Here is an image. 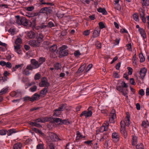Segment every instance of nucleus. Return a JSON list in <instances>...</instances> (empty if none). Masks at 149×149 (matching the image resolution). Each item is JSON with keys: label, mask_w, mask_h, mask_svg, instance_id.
Listing matches in <instances>:
<instances>
[{"label": "nucleus", "mask_w": 149, "mask_h": 149, "mask_svg": "<svg viewBox=\"0 0 149 149\" xmlns=\"http://www.w3.org/2000/svg\"><path fill=\"white\" fill-rule=\"evenodd\" d=\"M109 123L108 121H105L100 129V131L102 132L107 130L109 127Z\"/></svg>", "instance_id": "8"}, {"label": "nucleus", "mask_w": 149, "mask_h": 149, "mask_svg": "<svg viewBox=\"0 0 149 149\" xmlns=\"http://www.w3.org/2000/svg\"><path fill=\"white\" fill-rule=\"evenodd\" d=\"M39 86L40 87H48L50 86V84L48 82L47 79L45 77H43L39 83Z\"/></svg>", "instance_id": "5"}, {"label": "nucleus", "mask_w": 149, "mask_h": 149, "mask_svg": "<svg viewBox=\"0 0 149 149\" xmlns=\"http://www.w3.org/2000/svg\"><path fill=\"white\" fill-rule=\"evenodd\" d=\"M130 83L133 85H135L136 84V83L135 82L134 79L133 78H131L130 79Z\"/></svg>", "instance_id": "62"}, {"label": "nucleus", "mask_w": 149, "mask_h": 149, "mask_svg": "<svg viewBox=\"0 0 149 149\" xmlns=\"http://www.w3.org/2000/svg\"><path fill=\"white\" fill-rule=\"evenodd\" d=\"M133 63L134 65H137V61L136 60V55L135 54L132 58Z\"/></svg>", "instance_id": "40"}, {"label": "nucleus", "mask_w": 149, "mask_h": 149, "mask_svg": "<svg viewBox=\"0 0 149 149\" xmlns=\"http://www.w3.org/2000/svg\"><path fill=\"white\" fill-rule=\"evenodd\" d=\"M54 113L53 116H58L61 114V112L58 109L54 110Z\"/></svg>", "instance_id": "27"}, {"label": "nucleus", "mask_w": 149, "mask_h": 149, "mask_svg": "<svg viewBox=\"0 0 149 149\" xmlns=\"http://www.w3.org/2000/svg\"><path fill=\"white\" fill-rule=\"evenodd\" d=\"M31 63L34 69L38 68L40 66V64L35 59H32L31 61Z\"/></svg>", "instance_id": "12"}, {"label": "nucleus", "mask_w": 149, "mask_h": 149, "mask_svg": "<svg viewBox=\"0 0 149 149\" xmlns=\"http://www.w3.org/2000/svg\"><path fill=\"white\" fill-rule=\"evenodd\" d=\"M24 66V64L23 63L21 64H20L16 65L15 66V68H17V69L19 68L20 69H21Z\"/></svg>", "instance_id": "56"}, {"label": "nucleus", "mask_w": 149, "mask_h": 149, "mask_svg": "<svg viewBox=\"0 0 149 149\" xmlns=\"http://www.w3.org/2000/svg\"><path fill=\"white\" fill-rule=\"evenodd\" d=\"M116 118L115 111L112 109L109 116V121L111 123H114Z\"/></svg>", "instance_id": "3"}, {"label": "nucleus", "mask_w": 149, "mask_h": 149, "mask_svg": "<svg viewBox=\"0 0 149 149\" xmlns=\"http://www.w3.org/2000/svg\"><path fill=\"white\" fill-rule=\"evenodd\" d=\"M29 44L30 45L33 47H38L40 45L39 42H38L37 40H31L29 41Z\"/></svg>", "instance_id": "14"}, {"label": "nucleus", "mask_w": 149, "mask_h": 149, "mask_svg": "<svg viewBox=\"0 0 149 149\" xmlns=\"http://www.w3.org/2000/svg\"><path fill=\"white\" fill-rule=\"evenodd\" d=\"M54 122L58 124H61L62 121V120L58 118H55L53 119Z\"/></svg>", "instance_id": "41"}, {"label": "nucleus", "mask_w": 149, "mask_h": 149, "mask_svg": "<svg viewBox=\"0 0 149 149\" xmlns=\"http://www.w3.org/2000/svg\"><path fill=\"white\" fill-rule=\"evenodd\" d=\"M95 45L97 49H100L101 48V44L98 40H96V41Z\"/></svg>", "instance_id": "43"}, {"label": "nucleus", "mask_w": 149, "mask_h": 149, "mask_svg": "<svg viewBox=\"0 0 149 149\" xmlns=\"http://www.w3.org/2000/svg\"><path fill=\"white\" fill-rule=\"evenodd\" d=\"M40 74L38 73H37L35 75L34 79L35 80H38L40 78Z\"/></svg>", "instance_id": "49"}, {"label": "nucleus", "mask_w": 149, "mask_h": 149, "mask_svg": "<svg viewBox=\"0 0 149 149\" xmlns=\"http://www.w3.org/2000/svg\"><path fill=\"white\" fill-rule=\"evenodd\" d=\"M149 125V122L147 120L144 121L142 124V126L145 127H146Z\"/></svg>", "instance_id": "35"}, {"label": "nucleus", "mask_w": 149, "mask_h": 149, "mask_svg": "<svg viewBox=\"0 0 149 149\" xmlns=\"http://www.w3.org/2000/svg\"><path fill=\"white\" fill-rule=\"evenodd\" d=\"M112 139L113 141L115 143L119 141L120 139V134L119 133L114 132L112 134Z\"/></svg>", "instance_id": "6"}, {"label": "nucleus", "mask_w": 149, "mask_h": 149, "mask_svg": "<svg viewBox=\"0 0 149 149\" xmlns=\"http://www.w3.org/2000/svg\"><path fill=\"white\" fill-rule=\"evenodd\" d=\"M22 146V144L20 143H17L15 144L13 146V149H21Z\"/></svg>", "instance_id": "21"}, {"label": "nucleus", "mask_w": 149, "mask_h": 149, "mask_svg": "<svg viewBox=\"0 0 149 149\" xmlns=\"http://www.w3.org/2000/svg\"><path fill=\"white\" fill-rule=\"evenodd\" d=\"M26 68L28 70H32L33 69H34L33 66L31 65H27L26 66Z\"/></svg>", "instance_id": "64"}, {"label": "nucleus", "mask_w": 149, "mask_h": 149, "mask_svg": "<svg viewBox=\"0 0 149 149\" xmlns=\"http://www.w3.org/2000/svg\"><path fill=\"white\" fill-rule=\"evenodd\" d=\"M139 11L140 17L143 22L145 23L146 20L145 17L144 11L142 8H139Z\"/></svg>", "instance_id": "11"}, {"label": "nucleus", "mask_w": 149, "mask_h": 149, "mask_svg": "<svg viewBox=\"0 0 149 149\" xmlns=\"http://www.w3.org/2000/svg\"><path fill=\"white\" fill-rule=\"evenodd\" d=\"M141 3L143 8L149 6V0H141Z\"/></svg>", "instance_id": "19"}, {"label": "nucleus", "mask_w": 149, "mask_h": 149, "mask_svg": "<svg viewBox=\"0 0 149 149\" xmlns=\"http://www.w3.org/2000/svg\"><path fill=\"white\" fill-rule=\"evenodd\" d=\"M139 94L141 96H143L145 94V92L143 89H141L139 91Z\"/></svg>", "instance_id": "61"}, {"label": "nucleus", "mask_w": 149, "mask_h": 149, "mask_svg": "<svg viewBox=\"0 0 149 149\" xmlns=\"http://www.w3.org/2000/svg\"><path fill=\"white\" fill-rule=\"evenodd\" d=\"M16 17L18 18V21H17V23L19 24H22L24 26H26L28 25L27 20L25 18L23 17L20 19L19 16H17Z\"/></svg>", "instance_id": "7"}, {"label": "nucleus", "mask_w": 149, "mask_h": 149, "mask_svg": "<svg viewBox=\"0 0 149 149\" xmlns=\"http://www.w3.org/2000/svg\"><path fill=\"white\" fill-rule=\"evenodd\" d=\"M45 61V58L43 57H40L39 59V63L40 64V65L42 64Z\"/></svg>", "instance_id": "38"}, {"label": "nucleus", "mask_w": 149, "mask_h": 149, "mask_svg": "<svg viewBox=\"0 0 149 149\" xmlns=\"http://www.w3.org/2000/svg\"><path fill=\"white\" fill-rule=\"evenodd\" d=\"M121 86L123 87V88H127V87L128 86L127 84L124 81H122L121 83Z\"/></svg>", "instance_id": "55"}, {"label": "nucleus", "mask_w": 149, "mask_h": 149, "mask_svg": "<svg viewBox=\"0 0 149 149\" xmlns=\"http://www.w3.org/2000/svg\"><path fill=\"white\" fill-rule=\"evenodd\" d=\"M47 27V26L45 25H40L36 27V28L37 29H45L46 27Z\"/></svg>", "instance_id": "45"}, {"label": "nucleus", "mask_w": 149, "mask_h": 149, "mask_svg": "<svg viewBox=\"0 0 149 149\" xmlns=\"http://www.w3.org/2000/svg\"><path fill=\"white\" fill-rule=\"evenodd\" d=\"M8 90L6 88H4L2 89L0 91V95H3L7 93Z\"/></svg>", "instance_id": "33"}, {"label": "nucleus", "mask_w": 149, "mask_h": 149, "mask_svg": "<svg viewBox=\"0 0 149 149\" xmlns=\"http://www.w3.org/2000/svg\"><path fill=\"white\" fill-rule=\"evenodd\" d=\"M139 31L141 36L143 38L144 41H146V40H145V39L146 38V35L144 30L142 28L141 29H140V30Z\"/></svg>", "instance_id": "16"}, {"label": "nucleus", "mask_w": 149, "mask_h": 149, "mask_svg": "<svg viewBox=\"0 0 149 149\" xmlns=\"http://www.w3.org/2000/svg\"><path fill=\"white\" fill-rule=\"evenodd\" d=\"M17 131L16 129H10L8 130L7 132L8 136H9L11 135L13 133L17 132Z\"/></svg>", "instance_id": "26"}, {"label": "nucleus", "mask_w": 149, "mask_h": 149, "mask_svg": "<svg viewBox=\"0 0 149 149\" xmlns=\"http://www.w3.org/2000/svg\"><path fill=\"white\" fill-rule=\"evenodd\" d=\"M48 10V8L47 7H45L42 8L40 11V13H46Z\"/></svg>", "instance_id": "44"}, {"label": "nucleus", "mask_w": 149, "mask_h": 149, "mask_svg": "<svg viewBox=\"0 0 149 149\" xmlns=\"http://www.w3.org/2000/svg\"><path fill=\"white\" fill-rule=\"evenodd\" d=\"M120 132L123 135V136L125 138H126L127 136V132L126 130L125 127L120 126Z\"/></svg>", "instance_id": "15"}, {"label": "nucleus", "mask_w": 149, "mask_h": 149, "mask_svg": "<svg viewBox=\"0 0 149 149\" xmlns=\"http://www.w3.org/2000/svg\"><path fill=\"white\" fill-rule=\"evenodd\" d=\"M86 64L85 63L84 64L82 65L78 69V71L79 73L81 72L84 70L86 67Z\"/></svg>", "instance_id": "34"}, {"label": "nucleus", "mask_w": 149, "mask_h": 149, "mask_svg": "<svg viewBox=\"0 0 149 149\" xmlns=\"http://www.w3.org/2000/svg\"><path fill=\"white\" fill-rule=\"evenodd\" d=\"M111 141L109 139L107 140L105 142L104 144V146L105 147L107 148H108V147H110V146L109 145V143H110Z\"/></svg>", "instance_id": "39"}, {"label": "nucleus", "mask_w": 149, "mask_h": 149, "mask_svg": "<svg viewBox=\"0 0 149 149\" xmlns=\"http://www.w3.org/2000/svg\"><path fill=\"white\" fill-rule=\"evenodd\" d=\"M134 19L136 21H137L139 19V15L137 13H135L133 15Z\"/></svg>", "instance_id": "47"}, {"label": "nucleus", "mask_w": 149, "mask_h": 149, "mask_svg": "<svg viewBox=\"0 0 149 149\" xmlns=\"http://www.w3.org/2000/svg\"><path fill=\"white\" fill-rule=\"evenodd\" d=\"M90 33V30H88L85 31L84 32V34L86 36L88 35Z\"/></svg>", "instance_id": "58"}, {"label": "nucleus", "mask_w": 149, "mask_h": 149, "mask_svg": "<svg viewBox=\"0 0 149 149\" xmlns=\"http://www.w3.org/2000/svg\"><path fill=\"white\" fill-rule=\"evenodd\" d=\"M127 49L129 51H132V45L131 44L127 45Z\"/></svg>", "instance_id": "63"}, {"label": "nucleus", "mask_w": 149, "mask_h": 149, "mask_svg": "<svg viewBox=\"0 0 149 149\" xmlns=\"http://www.w3.org/2000/svg\"><path fill=\"white\" fill-rule=\"evenodd\" d=\"M140 61L141 62H143L145 61V58L144 57L142 53H140L139 54Z\"/></svg>", "instance_id": "31"}, {"label": "nucleus", "mask_w": 149, "mask_h": 149, "mask_svg": "<svg viewBox=\"0 0 149 149\" xmlns=\"http://www.w3.org/2000/svg\"><path fill=\"white\" fill-rule=\"evenodd\" d=\"M43 144L40 143L37 146V149H43Z\"/></svg>", "instance_id": "59"}, {"label": "nucleus", "mask_w": 149, "mask_h": 149, "mask_svg": "<svg viewBox=\"0 0 149 149\" xmlns=\"http://www.w3.org/2000/svg\"><path fill=\"white\" fill-rule=\"evenodd\" d=\"M49 135L51 140L53 141H58L60 140L57 135L53 133L50 132Z\"/></svg>", "instance_id": "10"}, {"label": "nucleus", "mask_w": 149, "mask_h": 149, "mask_svg": "<svg viewBox=\"0 0 149 149\" xmlns=\"http://www.w3.org/2000/svg\"><path fill=\"white\" fill-rule=\"evenodd\" d=\"M126 116L125 119L124 121H121L120 123V126H128L130 123V116L129 115L128 112L126 113Z\"/></svg>", "instance_id": "2"}, {"label": "nucleus", "mask_w": 149, "mask_h": 149, "mask_svg": "<svg viewBox=\"0 0 149 149\" xmlns=\"http://www.w3.org/2000/svg\"><path fill=\"white\" fill-rule=\"evenodd\" d=\"M47 88L48 87H45L40 92V95L45 96L48 92Z\"/></svg>", "instance_id": "24"}, {"label": "nucleus", "mask_w": 149, "mask_h": 149, "mask_svg": "<svg viewBox=\"0 0 149 149\" xmlns=\"http://www.w3.org/2000/svg\"><path fill=\"white\" fill-rule=\"evenodd\" d=\"M40 95L37 94V93H35L31 97V101L33 102L35 100H38L40 97Z\"/></svg>", "instance_id": "17"}, {"label": "nucleus", "mask_w": 149, "mask_h": 149, "mask_svg": "<svg viewBox=\"0 0 149 149\" xmlns=\"http://www.w3.org/2000/svg\"><path fill=\"white\" fill-rule=\"evenodd\" d=\"M68 54V53L67 50H60V54L61 56H66Z\"/></svg>", "instance_id": "28"}, {"label": "nucleus", "mask_w": 149, "mask_h": 149, "mask_svg": "<svg viewBox=\"0 0 149 149\" xmlns=\"http://www.w3.org/2000/svg\"><path fill=\"white\" fill-rule=\"evenodd\" d=\"M99 29L101 30L105 27V26L103 22H101L99 23Z\"/></svg>", "instance_id": "48"}, {"label": "nucleus", "mask_w": 149, "mask_h": 149, "mask_svg": "<svg viewBox=\"0 0 149 149\" xmlns=\"http://www.w3.org/2000/svg\"><path fill=\"white\" fill-rule=\"evenodd\" d=\"M22 73L28 76L30 74V72L29 70H28L26 68L22 72Z\"/></svg>", "instance_id": "37"}, {"label": "nucleus", "mask_w": 149, "mask_h": 149, "mask_svg": "<svg viewBox=\"0 0 149 149\" xmlns=\"http://www.w3.org/2000/svg\"><path fill=\"white\" fill-rule=\"evenodd\" d=\"M77 136L76 140H79L81 138H85V136L82 135L81 133L79 131L76 132Z\"/></svg>", "instance_id": "25"}, {"label": "nucleus", "mask_w": 149, "mask_h": 149, "mask_svg": "<svg viewBox=\"0 0 149 149\" xmlns=\"http://www.w3.org/2000/svg\"><path fill=\"white\" fill-rule=\"evenodd\" d=\"M147 72V69L146 68L143 67L141 68L139 72V74L142 79H143L144 78Z\"/></svg>", "instance_id": "13"}, {"label": "nucleus", "mask_w": 149, "mask_h": 149, "mask_svg": "<svg viewBox=\"0 0 149 149\" xmlns=\"http://www.w3.org/2000/svg\"><path fill=\"white\" fill-rule=\"evenodd\" d=\"M7 133V131L4 130H0V135H5Z\"/></svg>", "instance_id": "50"}, {"label": "nucleus", "mask_w": 149, "mask_h": 149, "mask_svg": "<svg viewBox=\"0 0 149 149\" xmlns=\"http://www.w3.org/2000/svg\"><path fill=\"white\" fill-rule=\"evenodd\" d=\"M22 40L21 38H17L15 42V43L16 45H20V44L22 43Z\"/></svg>", "instance_id": "36"}, {"label": "nucleus", "mask_w": 149, "mask_h": 149, "mask_svg": "<svg viewBox=\"0 0 149 149\" xmlns=\"http://www.w3.org/2000/svg\"><path fill=\"white\" fill-rule=\"evenodd\" d=\"M21 47L20 45L14 46L15 51L19 54H21L22 53V52L20 49Z\"/></svg>", "instance_id": "18"}, {"label": "nucleus", "mask_w": 149, "mask_h": 149, "mask_svg": "<svg viewBox=\"0 0 149 149\" xmlns=\"http://www.w3.org/2000/svg\"><path fill=\"white\" fill-rule=\"evenodd\" d=\"M93 108L92 107H89L87 110L84 111L81 113L80 115V117H82L84 116L86 118L91 117L93 114Z\"/></svg>", "instance_id": "1"}, {"label": "nucleus", "mask_w": 149, "mask_h": 149, "mask_svg": "<svg viewBox=\"0 0 149 149\" xmlns=\"http://www.w3.org/2000/svg\"><path fill=\"white\" fill-rule=\"evenodd\" d=\"M136 147V149H143V146L141 144H140L139 145H137Z\"/></svg>", "instance_id": "57"}, {"label": "nucleus", "mask_w": 149, "mask_h": 149, "mask_svg": "<svg viewBox=\"0 0 149 149\" xmlns=\"http://www.w3.org/2000/svg\"><path fill=\"white\" fill-rule=\"evenodd\" d=\"M15 29L13 28H11L9 30V32L12 35H14L15 32Z\"/></svg>", "instance_id": "52"}, {"label": "nucleus", "mask_w": 149, "mask_h": 149, "mask_svg": "<svg viewBox=\"0 0 149 149\" xmlns=\"http://www.w3.org/2000/svg\"><path fill=\"white\" fill-rule=\"evenodd\" d=\"M27 36L30 38H33L35 37L36 34L34 32L30 31L27 33Z\"/></svg>", "instance_id": "20"}, {"label": "nucleus", "mask_w": 149, "mask_h": 149, "mask_svg": "<svg viewBox=\"0 0 149 149\" xmlns=\"http://www.w3.org/2000/svg\"><path fill=\"white\" fill-rule=\"evenodd\" d=\"M132 143L133 146L135 145L137 143V137L135 135L132 136Z\"/></svg>", "instance_id": "22"}, {"label": "nucleus", "mask_w": 149, "mask_h": 149, "mask_svg": "<svg viewBox=\"0 0 149 149\" xmlns=\"http://www.w3.org/2000/svg\"><path fill=\"white\" fill-rule=\"evenodd\" d=\"M35 84V82L34 81H31V82H28L25 83V86L26 89L29 86H31Z\"/></svg>", "instance_id": "29"}, {"label": "nucleus", "mask_w": 149, "mask_h": 149, "mask_svg": "<svg viewBox=\"0 0 149 149\" xmlns=\"http://www.w3.org/2000/svg\"><path fill=\"white\" fill-rule=\"evenodd\" d=\"M81 53L78 50L75 51L74 53V56L77 57H79L81 55Z\"/></svg>", "instance_id": "51"}, {"label": "nucleus", "mask_w": 149, "mask_h": 149, "mask_svg": "<svg viewBox=\"0 0 149 149\" xmlns=\"http://www.w3.org/2000/svg\"><path fill=\"white\" fill-rule=\"evenodd\" d=\"M16 97H21V92L17 90L16 91Z\"/></svg>", "instance_id": "60"}, {"label": "nucleus", "mask_w": 149, "mask_h": 149, "mask_svg": "<svg viewBox=\"0 0 149 149\" xmlns=\"http://www.w3.org/2000/svg\"><path fill=\"white\" fill-rule=\"evenodd\" d=\"M66 106V104H62L60 105L58 109L61 112L64 110Z\"/></svg>", "instance_id": "30"}, {"label": "nucleus", "mask_w": 149, "mask_h": 149, "mask_svg": "<svg viewBox=\"0 0 149 149\" xmlns=\"http://www.w3.org/2000/svg\"><path fill=\"white\" fill-rule=\"evenodd\" d=\"M97 10L98 12L102 13L103 15H106L107 14V13L105 8H99Z\"/></svg>", "instance_id": "23"}, {"label": "nucleus", "mask_w": 149, "mask_h": 149, "mask_svg": "<svg viewBox=\"0 0 149 149\" xmlns=\"http://www.w3.org/2000/svg\"><path fill=\"white\" fill-rule=\"evenodd\" d=\"M57 46L56 45H54L49 48V50L51 52H54L57 49Z\"/></svg>", "instance_id": "32"}, {"label": "nucleus", "mask_w": 149, "mask_h": 149, "mask_svg": "<svg viewBox=\"0 0 149 149\" xmlns=\"http://www.w3.org/2000/svg\"><path fill=\"white\" fill-rule=\"evenodd\" d=\"M101 30L98 27L95 28L93 31L92 38H95L99 36L100 34Z\"/></svg>", "instance_id": "9"}, {"label": "nucleus", "mask_w": 149, "mask_h": 149, "mask_svg": "<svg viewBox=\"0 0 149 149\" xmlns=\"http://www.w3.org/2000/svg\"><path fill=\"white\" fill-rule=\"evenodd\" d=\"M37 88V87L36 86L34 85L33 86L30 88L29 90L31 92H33L36 91Z\"/></svg>", "instance_id": "42"}, {"label": "nucleus", "mask_w": 149, "mask_h": 149, "mask_svg": "<svg viewBox=\"0 0 149 149\" xmlns=\"http://www.w3.org/2000/svg\"><path fill=\"white\" fill-rule=\"evenodd\" d=\"M116 89L118 91L120 92L126 98L128 97V91L127 89H125L122 86H118L116 87Z\"/></svg>", "instance_id": "4"}, {"label": "nucleus", "mask_w": 149, "mask_h": 149, "mask_svg": "<svg viewBox=\"0 0 149 149\" xmlns=\"http://www.w3.org/2000/svg\"><path fill=\"white\" fill-rule=\"evenodd\" d=\"M93 66V65L92 64H89L88 65V66L86 67V72L90 70L91 69V68H92V67Z\"/></svg>", "instance_id": "53"}, {"label": "nucleus", "mask_w": 149, "mask_h": 149, "mask_svg": "<svg viewBox=\"0 0 149 149\" xmlns=\"http://www.w3.org/2000/svg\"><path fill=\"white\" fill-rule=\"evenodd\" d=\"M54 67L55 69L56 70L60 69L61 68L60 64L58 63L55 64L54 65Z\"/></svg>", "instance_id": "46"}, {"label": "nucleus", "mask_w": 149, "mask_h": 149, "mask_svg": "<svg viewBox=\"0 0 149 149\" xmlns=\"http://www.w3.org/2000/svg\"><path fill=\"white\" fill-rule=\"evenodd\" d=\"M127 70H128V74L129 75L132 74V69L130 67H128Z\"/></svg>", "instance_id": "54"}]
</instances>
